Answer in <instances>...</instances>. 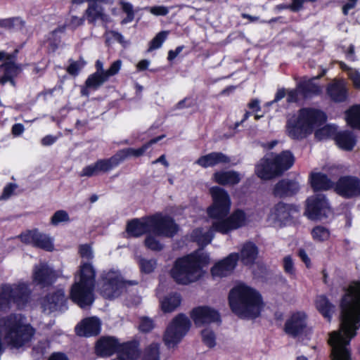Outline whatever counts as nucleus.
Returning <instances> with one entry per match:
<instances>
[{
  "label": "nucleus",
  "instance_id": "1",
  "mask_svg": "<svg viewBox=\"0 0 360 360\" xmlns=\"http://www.w3.org/2000/svg\"><path fill=\"white\" fill-rule=\"evenodd\" d=\"M340 329L330 334L332 360H351L350 340L360 328V283L347 289L340 302Z\"/></svg>",
  "mask_w": 360,
  "mask_h": 360
},
{
  "label": "nucleus",
  "instance_id": "2",
  "mask_svg": "<svg viewBox=\"0 0 360 360\" xmlns=\"http://www.w3.org/2000/svg\"><path fill=\"white\" fill-rule=\"evenodd\" d=\"M34 329L20 314H11L0 319V353L5 346L18 349L27 343L34 335Z\"/></svg>",
  "mask_w": 360,
  "mask_h": 360
},
{
  "label": "nucleus",
  "instance_id": "3",
  "mask_svg": "<svg viewBox=\"0 0 360 360\" xmlns=\"http://www.w3.org/2000/svg\"><path fill=\"white\" fill-rule=\"evenodd\" d=\"M209 263V255L202 250H198L177 259L170 274L177 283L188 285L198 281L204 275L203 268Z\"/></svg>",
  "mask_w": 360,
  "mask_h": 360
},
{
  "label": "nucleus",
  "instance_id": "4",
  "mask_svg": "<svg viewBox=\"0 0 360 360\" xmlns=\"http://www.w3.org/2000/svg\"><path fill=\"white\" fill-rule=\"evenodd\" d=\"M229 301L232 311L244 319L257 317L262 307L260 294L254 288L242 283L231 290Z\"/></svg>",
  "mask_w": 360,
  "mask_h": 360
},
{
  "label": "nucleus",
  "instance_id": "5",
  "mask_svg": "<svg viewBox=\"0 0 360 360\" xmlns=\"http://www.w3.org/2000/svg\"><path fill=\"white\" fill-rule=\"evenodd\" d=\"M177 231L178 226L173 219L160 214L134 219L127 226V233L134 237H139L146 233L172 237Z\"/></svg>",
  "mask_w": 360,
  "mask_h": 360
},
{
  "label": "nucleus",
  "instance_id": "6",
  "mask_svg": "<svg viewBox=\"0 0 360 360\" xmlns=\"http://www.w3.org/2000/svg\"><path fill=\"white\" fill-rule=\"evenodd\" d=\"M95 278L96 271L93 265L82 262L70 290L71 300L81 308L91 306L94 301Z\"/></svg>",
  "mask_w": 360,
  "mask_h": 360
},
{
  "label": "nucleus",
  "instance_id": "7",
  "mask_svg": "<svg viewBox=\"0 0 360 360\" xmlns=\"http://www.w3.org/2000/svg\"><path fill=\"white\" fill-rule=\"evenodd\" d=\"M325 114L314 108H302L297 115L289 119L286 129L293 139H303L312 134L314 129L326 121Z\"/></svg>",
  "mask_w": 360,
  "mask_h": 360
},
{
  "label": "nucleus",
  "instance_id": "8",
  "mask_svg": "<svg viewBox=\"0 0 360 360\" xmlns=\"http://www.w3.org/2000/svg\"><path fill=\"white\" fill-rule=\"evenodd\" d=\"M247 223L248 217L245 212L242 210L238 209L233 211L229 216H227L224 221L213 223L207 230L203 229L194 230L192 237L200 245L205 246L212 241L214 231L226 234L245 226Z\"/></svg>",
  "mask_w": 360,
  "mask_h": 360
},
{
  "label": "nucleus",
  "instance_id": "9",
  "mask_svg": "<svg viewBox=\"0 0 360 360\" xmlns=\"http://www.w3.org/2000/svg\"><path fill=\"white\" fill-rule=\"evenodd\" d=\"M295 162V157L285 150L273 158H264L256 165L255 172L262 179H270L289 169Z\"/></svg>",
  "mask_w": 360,
  "mask_h": 360
},
{
  "label": "nucleus",
  "instance_id": "10",
  "mask_svg": "<svg viewBox=\"0 0 360 360\" xmlns=\"http://www.w3.org/2000/svg\"><path fill=\"white\" fill-rule=\"evenodd\" d=\"M31 292L26 282L2 285L0 290V311L9 309L12 304L18 308L24 307L30 300Z\"/></svg>",
  "mask_w": 360,
  "mask_h": 360
},
{
  "label": "nucleus",
  "instance_id": "11",
  "mask_svg": "<svg viewBox=\"0 0 360 360\" xmlns=\"http://www.w3.org/2000/svg\"><path fill=\"white\" fill-rule=\"evenodd\" d=\"M212 203L207 207V213L212 223L224 221L229 215L231 207V198L224 188L214 186L210 189Z\"/></svg>",
  "mask_w": 360,
  "mask_h": 360
},
{
  "label": "nucleus",
  "instance_id": "12",
  "mask_svg": "<svg viewBox=\"0 0 360 360\" xmlns=\"http://www.w3.org/2000/svg\"><path fill=\"white\" fill-rule=\"evenodd\" d=\"M191 327L189 319L179 314L173 319L163 335V342L167 348H174L181 341Z\"/></svg>",
  "mask_w": 360,
  "mask_h": 360
},
{
  "label": "nucleus",
  "instance_id": "13",
  "mask_svg": "<svg viewBox=\"0 0 360 360\" xmlns=\"http://www.w3.org/2000/svg\"><path fill=\"white\" fill-rule=\"evenodd\" d=\"M136 281H127L117 271L110 270L102 274L101 293L108 299L118 297L127 285H136Z\"/></svg>",
  "mask_w": 360,
  "mask_h": 360
},
{
  "label": "nucleus",
  "instance_id": "14",
  "mask_svg": "<svg viewBox=\"0 0 360 360\" xmlns=\"http://www.w3.org/2000/svg\"><path fill=\"white\" fill-rule=\"evenodd\" d=\"M330 213L329 203L323 194H317L307 200L305 214L311 219H321Z\"/></svg>",
  "mask_w": 360,
  "mask_h": 360
},
{
  "label": "nucleus",
  "instance_id": "15",
  "mask_svg": "<svg viewBox=\"0 0 360 360\" xmlns=\"http://www.w3.org/2000/svg\"><path fill=\"white\" fill-rule=\"evenodd\" d=\"M334 191L347 199L360 198V179L350 175L341 176L335 184Z\"/></svg>",
  "mask_w": 360,
  "mask_h": 360
},
{
  "label": "nucleus",
  "instance_id": "16",
  "mask_svg": "<svg viewBox=\"0 0 360 360\" xmlns=\"http://www.w3.org/2000/svg\"><path fill=\"white\" fill-rule=\"evenodd\" d=\"M307 316L304 311L293 313L285 321L284 331L295 338L307 331Z\"/></svg>",
  "mask_w": 360,
  "mask_h": 360
},
{
  "label": "nucleus",
  "instance_id": "17",
  "mask_svg": "<svg viewBox=\"0 0 360 360\" xmlns=\"http://www.w3.org/2000/svg\"><path fill=\"white\" fill-rule=\"evenodd\" d=\"M239 255L237 253H231L226 258L217 262L211 269V274L214 278H221L232 274Z\"/></svg>",
  "mask_w": 360,
  "mask_h": 360
},
{
  "label": "nucleus",
  "instance_id": "18",
  "mask_svg": "<svg viewBox=\"0 0 360 360\" xmlns=\"http://www.w3.org/2000/svg\"><path fill=\"white\" fill-rule=\"evenodd\" d=\"M56 279L54 270L45 262H40L33 267L32 281L43 287L51 285Z\"/></svg>",
  "mask_w": 360,
  "mask_h": 360
},
{
  "label": "nucleus",
  "instance_id": "19",
  "mask_svg": "<svg viewBox=\"0 0 360 360\" xmlns=\"http://www.w3.org/2000/svg\"><path fill=\"white\" fill-rule=\"evenodd\" d=\"M297 212L295 207L279 202L271 210L268 220L274 224H284L288 221Z\"/></svg>",
  "mask_w": 360,
  "mask_h": 360
},
{
  "label": "nucleus",
  "instance_id": "20",
  "mask_svg": "<svg viewBox=\"0 0 360 360\" xmlns=\"http://www.w3.org/2000/svg\"><path fill=\"white\" fill-rule=\"evenodd\" d=\"M191 316L195 326L198 327L218 322L220 320L219 313L209 307H198L193 309Z\"/></svg>",
  "mask_w": 360,
  "mask_h": 360
},
{
  "label": "nucleus",
  "instance_id": "21",
  "mask_svg": "<svg viewBox=\"0 0 360 360\" xmlns=\"http://www.w3.org/2000/svg\"><path fill=\"white\" fill-rule=\"evenodd\" d=\"M65 301L64 290H58L48 294L44 297L41 302L42 311L46 314H50L58 309H60Z\"/></svg>",
  "mask_w": 360,
  "mask_h": 360
},
{
  "label": "nucleus",
  "instance_id": "22",
  "mask_svg": "<svg viewBox=\"0 0 360 360\" xmlns=\"http://www.w3.org/2000/svg\"><path fill=\"white\" fill-rule=\"evenodd\" d=\"M117 166L114 157L106 160H100L96 162L83 168L79 173L80 176L91 177L98 175L100 173H105Z\"/></svg>",
  "mask_w": 360,
  "mask_h": 360
},
{
  "label": "nucleus",
  "instance_id": "23",
  "mask_svg": "<svg viewBox=\"0 0 360 360\" xmlns=\"http://www.w3.org/2000/svg\"><path fill=\"white\" fill-rule=\"evenodd\" d=\"M101 330V322L96 317L84 319L75 328L76 333L79 336L90 337L96 335Z\"/></svg>",
  "mask_w": 360,
  "mask_h": 360
},
{
  "label": "nucleus",
  "instance_id": "24",
  "mask_svg": "<svg viewBox=\"0 0 360 360\" xmlns=\"http://www.w3.org/2000/svg\"><path fill=\"white\" fill-rule=\"evenodd\" d=\"M162 138V136L151 139L148 143L143 145L139 148H128L118 151L113 157L115 162H117V165L129 157H140L143 155L146 150L150 147L153 144L156 143Z\"/></svg>",
  "mask_w": 360,
  "mask_h": 360
},
{
  "label": "nucleus",
  "instance_id": "25",
  "mask_svg": "<svg viewBox=\"0 0 360 360\" xmlns=\"http://www.w3.org/2000/svg\"><path fill=\"white\" fill-rule=\"evenodd\" d=\"M123 345H119L117 340L112 337L103 338L99 340L96 346V352L101 356H109L118 351Z\"/></svg>",
  "mask_w": 360,
  "mask_h": 360
},
{
  "label": "nucleus",
  "instance_id": "26",
  "mask_svg": "<svg viewBox=\"0 0 360 360\" xmlns=\"http://www.w3.org/2000/svg\"><path fill=\"white\" fill-rule=\"evenodd\" d=\"M327 94L335 102H344L347 98V84L344 80H334L327 87Z\"/></svg>",
  "mask_w": 360,
  "mask_h": 360
},
{
  "label": "nucleus",
  "instance_id": "27",
  "mask_svg": "<svg viewBox=\"0 0 360 360\" xmlns=\"http://www.w3.org/2000/svg\"><path fill=\"white\" fill-rule=\"evenodd\" d=\"M84 18L89 24L95 25L96 21L103 22L109 21V16L105 13L103 8L96 2L89 3L84 12Z\"/></svg>",
  "mask_w": 360,
  "mask_h": 360
},
{
  "label": "nucleus",
  "instance_id": "28",
  "mask_svg": "<svg viewBox=\"0 0 360 360\" xmlns=\"http://www.w3.org/2000/svg\"><path fill=\"white\" fill-rule=\"evenodd\" d=\"M20 68L12 60L6 61L0 65V84L4 85L10 82L15 86L14 78L20 73Z\"/></svg>",
  "mask_w": 360,
  "mask_h": 360
},
{
  "label": "nucleus",
  "instance_id": "29",
  "mask_svg": "<svg viewBox=\"0 0 360 360\" xmlns=\"http://www.w3.org/2000/svg\"><path fill=\"white\" fill-rule=\"evenodd\" d=\"M230 162V158L225 154L220 152H213L199 158L195 163L207 168L214 167L219 164H226Z\"/></svg>",
  "mask_w": 360,
  "mask_h": 360
},
{
  "label": "nucleus",
  "instance_id": "30",
  "mask_svg": "<svg viewBox=\"0 0 360 360\" xmlns=\"http://www.w3.org/2000/svg\"><path fill=\"white\" fill-rule=\"evenodd\" d=\"M300 189V186L295 181L283 179L275 186L274 193L276 196L285 197L296 193Z\"/></svg>",
  "mask_w": 360,
  "mask_h": 360
},
{
  "label": "nucleus",
  "instance_id": "31",
  "mask_svg": "<svg viewBox=\"0 0 360 360\" xmlns=\"http://www.w3.org/2000/svg\"><path fill=\"white\" fill-rule=\"evenodd\" d=\"M215 182L221 185L233 186L240 181L241 176L236 171H220L213 174Z\"/></svg>",
  "mask_w": 360,
  "mask_h": 360
},
{
  "label": "nucleus",
  "instance_id": "32",
  "mask_svg": "<svg viewBox=\"0 0 360 360\" xmlns=\"http://www.w3.org/2000/svg\"><path fill=\"white\" fill-rule=\"evenodd\" d=\"M310 181L315 191H326L335 186L327 175L321 172H312L310 175Z\"/></svg>",
  "mask_w": 360,
  "mask_h": 360
},
{
  "label": "nucleus",
  "instance_id": "33",
  "mask_svg": "<svg viewBox=\"0 0 360 360\" xmlns=\"http://www.w3.org/2000/svg\"><path fill=\"white\" fill-rule=\"evenodd\" d=\"M258 255L257 246L251 242L245 243L240 250V258L241 262L249 265L253 264Z\"/></svg>",
  "mask_w": 360,
  "mask_h": 360
},
{
  "label": "nucleus",
  "instance_id": "34",
  "mask_svg": "<svg viewBox=\"0 0 360 360\" xmlns=\"http://www.w3.org/2000/svg\"><path fill=\"white\" fill-rule=\"evenodd\" d=\"M338 146L345 150H351L356 144V139L352 132L341 131L338 133L335 137Z\"/></svg>",
  "mask_w": 360,
  "mask_h": 360
},
{
  "label": "nucleus",
  "instance_id": "35",
  "mask_svg": "<svg viewBox=\"0 0 360 360\" xmlns=\"http://www.w3.org/2000/svg\"><path fill=\"white\" fill-rule=\"evenodd\" d=\"M316 307L323 317L330 321L334 313V305L324 295H319L316 299Z\"/></svg>",
  "mask_w": 360,
  "mask_h": 360
},
{
  "label": "nucleus",
  "instance_id": "36",
  "mask_svg": "<svg viewBox=\"0 0 360 360\" xmlns=\"http://www.w3.org/2000/svg\"><path fill=\"white\" fill-rule=\"evenodd\" d=\"M320 76L316 77V79L320 77ZM315 78H312L308 80H303L298 83L297 87L301 94L304 97H309L312 95L319 94L321 92L319 86L314 83Z\"/></svg>",
  "mask_w": 360,
  "mask_h": 360
},
{
  "label": "nucleus",
  "instance_id": "37",
  "mask_svg": "<svg viewBox=\"0 0 360 360\" xmlns=\"http://www.w3.org/2000/svg\"><path fill=\"white\" fill-rule=\"evenodd\" d=\"M181 304V297L178 293L167 295L160 301L162 310L165 313L174 311Z\"/></svg>",
  "mask_w": 360,
  "mask_h": 360
},
{
  "label": "nucleus",
  "instance_id": "38",
  "mask_svg": "<svg viewBox=\"0 0 360 360\" xmlns=\"http://www.w3.org/2000/svg\"><path fill=\"white\" fill-rule=\"evenodd\" d=\"M108 79L104 72H96L89 76L86 80L85 84L86 88L97 89Z\"/></svg>",
  "mask_w": 360,
  "mask_h": 360
},
{
  "label": "nucleus",
  "instance_id": "39",
  "mask_svg": "<svg viewBox=\"0 0 360 360\" xmlns=\"http://www.w3.org/2000/svg\"><path fill=\"white\" fill-rule=\"evenodd\" d=\"M346 119L351 127L360 129V105L351 107L346 112Z\"/></svg>",
  "mask_w": 360,
  "mask_h": 360
},
{
  "label": "nucleus",
  "instance_id": "40",
  "mask_svg": "<svg viewBox=\"0 0 360 360\" xmlns=\"http://www.w3.org/2000/svg\"><path fill=\"white\" fill-rule=\"evenodd\" d=\"M34 246L46 251H52L53 250V239L49 236L38 231Z\"/></svg>",
  "mask_w": 360,
  "mask_h": 360
},
{
  "label": "nucleus",
  "instance_id": "41",
  "mask_svg": "<svg viewBox=\"0 0 360 360\" xmlns=\"http://www.w3.org/2000/svg\"><path fill=\"white\" fill-rule=\"evenodd\" d=\"M160 345L152 343L144 350L142 360H160Z\"/></svg>",
  "mask_w": 360,
  "mask_h": 360
},
{
  "label": "nucleus",
  "instance_id": "42",
  "mask_svg": "<svg viewBox=\"0 0 360 360\" xmlns=\"http://www.w3.org/2000/svg\"><path fill=\"white\" fill-rule=\"evenodd\" d=\"M312 238L317 242H323L327 240L330 238V231L322 226H315L311 230Z\"/></svg>",
  "mask_w": 360,
  "mask_h": 360
},
{
  "label": "nucleus",
  "instance_id": "43",
  "mask_svg": "<svg viewBox=\"0 0 360 360\" xmlns=\"http://www.w3.org/2000/svg\"><path fill=\"white\" fill-rule=\"evenodd\" d=\"M337 128L333 125H326L315 131V137L318 140H323L336 135Z\"/></svg>",
  "mask_w": 360,
  "mask_h": 360
},
{
  "label": "nucleus",
  "instance_id": "44",
  "mask_svg": "<svg viewBox=\"0 0 360 360\" xmlns=\"http://www.w3.org/2000/svg\"><path fill=\"white\" fill-rule=\"evenodd\" d=\"M200 334L202 341L207 347L212 348L216 345V334L210 328H204Z\"/></svg>",
  "mask_w": 360,
  "mask_h": 360
},
{
  "label": "nucleus",
  "instance_id": "45",
  "mask_svg": "<svg viewBox=\"0 0 360 360\" xmlns=\"http://www.w3.org/2000/svg\"><path fill=\"white\" fill-rule=\"evenodd\" d=\"M119 4L122 10L127 14V17L121 21V24L125 25L133 21L134 12L132 4L123 0H121Z\"/></svg>",
  "mask_w": 360,
  "mask_h": 360
},
{
  "label": "nucleus",
  "instance_id": "46",
  "mask_svg": "<svg viewBox=\"0 0 360 360\" xmlns=\"http://www.w3.org/2000/svg\"><path fill=\"white\" fill-rule=\"evenodd\" d=\"M138 262L141 272L144 274L152 273L157 266L156 260L153 259L139 258Z\"/></svg>",
  "mask_w": 360,
  "mask_h": 360
},
{
  "label": "nucleus",
  "instance_id": "47",
  "mask_svg": "<svg viewBox=\"0 0 360 360\" xmlns=\"http://www.w3.org/2000/svg\"><path fill=\"white\" fill-rule=\"evenodd\" d=\"M84 16L78 17L75 15H70L65 20V27H67L74 30L79 26L83 25L84 23Z\"/></svg>",
  "mask_w": 360,
  "mask_h": 360
},
{
  "label": "nucleus",
  "instance_id": "48",
  "mask_svg": "<svg viewBox=\"0 0 360 360\" xmlns=\"http://www.w3.org/2000/svg\"><path fill=\"white\" fill-rule=\"evenodd\" d=\"M168 34L169 32L167 31H162L157 34V35L150 41L148 51H152L161 47L162 44L167 39Z\"/></svg>",
  "mask_w": 360,
  "mask_h": 360
},
{
  "label": "nucleus",
  "instance_id": "49",
  "mask_svg": "<svg viewBox=\"0 0 360 360\" xmlns=\"http://www.w3.org/2000/svg\"><path fill=\"white\" fill-rule=\"evenodd\" d=\"M152 233H149V235L147 236L145 240L146 246L154 251L161 250L163 248V245L160 243V241L157 239L156 235L154 234L153 236Z\"/></svg>",
  "mask_w": 360,
  "mask_h": 360
},
{
  "label": "nucleus",
  "instance_id": "50",
  "mask_svg": "<svg viewBox=\"0 0 360 360\" xmlns=\"http://www.w3.org/2000/svg\"><path fill=\"white\" fill-rule=\"evenodd\" d=\"M70 221L68 213L65 210L56 211L51 217V222L53 225L57 226L61 222H68Z\"/></svg>",
  "mask_w": 360,
  "mask_h": 360
},
{
  "label": "nucleus",
  "instance_id": "51",
  "mask_svg": "<svg viewBox=\"0 0 360 360\" xmlns=\"http://www.w3.org/2000/svg\"><path fill=\"white\" fill-rule=\"evenodd\" d=\"M86 63L83 60L77 61H71L70 65L67 68V72L71 75L76 76L79 71L84 67Z\"/></svg>",
  "mask_w": 360,
  "mask_h": 360
},
{
  "label": "nucleus",
  "instance_id": "52",
  "mask_svg": "<svg viewBox=\"0 0 360 360\" xmlns=\"http://www.w3.org/2000/svg\"><path fill=\"white\" fill-rule=\"evenodd\" d=\"M79 253L83 261L84 259L87 261L92 260L94 258V252L90 245L87 244L81 245L79 247Z\"/></svg>",
  "mask_w": 360,
  "mask_h": 360
},
{
  "label": "nucleus",
  "instance_id": "53",
  "mask_svg": "<svg viewBox=\"0 0 360 360\" xmlns=\"http://www.w3.org/2000/svg\"><path fill=\"white\" fill-rule=\"evenodd\" d=\"M37 230L27 231L20 235L21 241L25 244H30L34 246L35 238L37 235Z\"/></svg>",
  "mask_w": 360,
  "mask_h": 360
},
{
  "label": "nucleus",
  "instance_id": "54",
  "mask_svg": "<svg viewBox=\"0 0 360 360\" xmlns=\"http://www.w3.org/2000/svg\"><path fill=\"white\" fill-rule=\"evenodd\" d=\"M155 327L154 321L148 317H142L140 319L139 329L141 331L148 333Z\"/></svg>",
  "mask_w": 360,
  "mask_h": 360
},
{
  "label": "nucleus",
  "instance_id": "55",
  "mask_svg": "<svg viewBox=\"0 0 360 360\" xmlns=\"http://www.w3.org/2000/svg\"><path fill=\"white\" fill-rule=\"evenodd\" d=\"M283 268L286 274L290 276H295V270L291 256L288 255L283 258Z\"/></svg>",
  "mask_w": 360,
  "mask_h": 360
},
{
  "label": "nucleus",
  "instance_id": "56",
  "mask_svg": "<svg viewBox=\"0 0 360 360\" xmlns=\"http://www.w3.org/2000/svg\"><path fill=\"white\" fill-rule=\"evenodd\" d=\"M122 66V61L120 60H115L112 63L108 70L104 72L105 76L108 79L110 77L115 75L118 73Z\"/></svg>",
  "mask_w": 360,
  "mask_h": 360
},
{
  "label": "nucleus",
  "instance_id": "57",
  "mask_svg": "<svg viewBox=\"0 0 360 360\" xmlns=\"http://www.w3.org/2000/svg\"><path fill=\"white\" fill-rule=\"evenodd\" d=\"M349 77L355 88L360 89V72L356 70H349Z\"/></svg>",
  "mask_w": 360,
  "mask_h": 360
},
{
  "label": "nucleus",
  "instance_id": "58",
  "mask_svg": "<svg viewBox=\"0 0 360 360\" xmlns=\"http://www.w3.org/2000/svg\"><path fill=\"white\" fill-rule=\"evenodd\" d=\"M150 12L155 15L165 16L168 14L169 8L165 6H156L150 7Z\"/></svg>",
  "mask_w": 360,
  "mask_h": 360
},
{
  "label": "nucleus",
  "instance_id": "59",
  "mask_svg": "<svg viewBox=\"0 0 360 360\" xmlns=\"http://www.w3.org/2000/svg\"><path fill=\"white\" fill-rule=\"evenodd\" d=\"M17 186L13 184H9L8 185L6 186L0 198L2 200L8 199L13 194Z\"/></svg>",
  "mask_w": 360,
  "mask_h": 360
},
{
  "label": "nucleus",
  "instance_id": "60",
  "mask_svg": "<svg viewBox=\"0 0 360 360\" xmlns=\"http://www.w3.org/2000/svg\"><path fill=\"white\" fill-rule=\"evenodd\" d=\"M299 93H300V91H299L297 86V89H290V90L286 91L287 101L288 103L297 102L298 100V94Z\"/></svg>",
  "mask_w": 360,
  "mask_h": 360
},
{
  "label": "nucleus",
  "instance_id": "61",
  "mask_svg": "<svg viewBox=\"0 0 360 360\" xmlns=\"http://www.w3.org/2000/svg\"><path fill=\"white\" fill-rule=\"evenodd\" d=\"M328 172L331 176H338L345 172V168L342 165H332L328 167Z\"/></svg>",
  "mask_w": 360,
  "mask_h": 360
},
{
  "label": "nucleus",
  "instance_id": "62",
  "mask_svg": "<svg viewBox=\"0 0 360 360\" xmlns=\"http://www.w3.org/2000/svg\"><path fill=\"white\" fill-rule=\"evenodd\" d=\"M11 29L20 30L24 27V21L20 18H10Z\"/></svg>",
  "mask_w": 360,
  "mask_h": 360
},
{
  "label": "nucleus",
  "instance_id": "63",
  "mask_svg": "<svg viewBox=\"0 0 360 360\" xmlns=\"http://www.w3.org/2000/svg\"><path fill=\"white\" fill-rule=\"evenodd\" d=\"M56 136H53L52 135H47L41 139V143L43 146H47L53 144L56 141Z\"/></svg>",
  "mask_w": 360,
  "mask_h": 360
},
{
  "label": "nucleus",
  "instance_id": "64",
  "mask_svg": "<svg viewBox=\"0 0 360 360\" xmlns=\"http://www.w3.org/2000/svg\"><path fill=\"white\" fill-rule=\"evenodd\" d=\"M25 128L22 124H15L12 127V133L14 136H20L24 131Z\"/></svg>",
  "mask_w": 360,
  "mask_h": 360
}]
</instances>
